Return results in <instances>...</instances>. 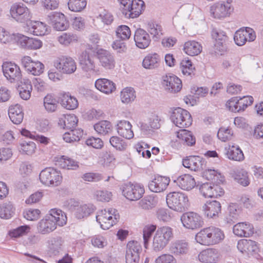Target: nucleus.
Instances as JSON below:
<instances>
[{
  "label": "nucleus",
  "instance_id": "obj_1",
  "mask_svg": "<svg viewBox=\"0 0 263 263\" xmlns=\"http://www.w3.org/2000/svg\"><path fill=\"white\" fill-rule=\"evenodd\" d=\"M67 220L66 214L60 209H51L49 214L37 223V230L40 234H48L57 229V226L63 227Z\"/></svg>",
  "mask_w": 263,
  "mask_h": 263
},
{
  "label": "nucleus",
  "instance_id": "obj_2",
  "mask_svg": "<svg viewBox=\"0 0 263 263\" xmlns=\"http://www.w3.org/2000/svg\"><path fill=\"white\" fill-rule=\"evenodd\" d=\"M224 237V232L221 229L211 226L198 232L195 236V239L202 245L210 246L219 243Z\"/></svg>",
  "mask_w": 263,
  "mask_h": 263
},
{
  "label": "nucleus",
  "instance_id": "obj_3",
  "mask_svg": "<svg viewBox=\"0 0 263 263\" xmlns=\"http://www.w3.org/2000/svg\"><path fill=\"white\" fill-rule=\"evenodd\" d=\"M166 200L169 208L177 212L185 211L187 210L190 205L187 196L180 192L168 193L166 195Z\"/></svg>",
  "mask_w": 263,
  "mask_h": 263
},
{
  "label": "nucleus",
  "instance_id": "obj_4",
  "mask_svg": "<svg viewBox=\"0 0 263 263\" xmlns=\"http://www.w3.org/2000/svg\"><path fill=\"white\" fill-rule=\"evenodd\" d=\"M173 237V229L171 228L163 227L158 228L153 238L154 251L159 252L162 250Z\"/></svg>",
  "mask_w": 263,
  "mask_h": 263
},
{
  "label": "nucleus",
  "instance_id": "obj_5",
  "mask_svg": "<svg viewBox=\"0 0 263 263\" xmlns=\"http://www.w3.org/2000/svg\"><path fill=\"white\" fill-rule=\"evenodd\" d=\"M171 120L173 123L180 128H186L192 125V118L186 110L178 107L175 108L171 114Z\"/></svg>",
  "mask_w": 263,
  "mask_h": 263
},
{
  "label": "nucleus",
  "instance_id": "obj_6",
  "mask_svg": "<svg viewBox=\"0 0 263 263\" xmlns=\"http://www.w3.org/2000/svg\"><path fill=\"white\" fill-rule=\"evenodd\" d=\"M39 178L43 184L55 186L60 184L62 180L60 172L52 167H47L42 170Z\"/></svg>",
  "mask_w": 263,
  "mask_h": 263
},
{
  "label": "nucleus",
  "instance_id": "obj_7",
  "mask_svg": "<svg viewBox=\"0 0 263 263\" xmlns=\"http://www.w3.org/2000/svg\"><path fill=\"white\" fill-rule=\"evenodd\" d=\"M180 220L184 228L192 230L202 227L204 224L202 217L194 212L183 213L181 216Z\"/></svg>",
  "mask_w": 263,
  "mask_h": 263
},
{
  "label": "nucleus",
  "instance_id": "obj_8",
  "mask_svg": "<svg viewBox=\"0 0 263 263\" xmlns=\"http://www.w3.org/2000/svg\"><path fill=\"white\" fill-rule=\"evenodd\" d=\"M122 192L123 195L126 199L131 201H136L142 198L145 190L142 185L129 182L123 185Z\"/></svg>",
  "mask_w": 263,
  "mask_h": 263
},
{
  "label": "nucleus",
  "instance_id": "obj_9",
  "mask_svg": "<svg viewBox=\"0 0 263 263\" xmlns=\"http://www.w3.org/2000/svg\"><path fill=\"white\" fill-rule=\"evenodd\" d=\"M11 16L17 22L25 23L30 20V13L28 8L23 3L13 4L10 10Z\"/></svg>",
  "mask_w": 263,
  "mask_h": 263
},
{
  "label": "nucleus",
  "instance_id": "obj_10",
  "mask_svg": "<svg viewBox=\"0 0 263 263\" xmlns=\"http://www.w3.org/2000/svg\"><path fill=\"white\" fill-rule=\"evenodd\" d=\"M4 75L11 83L18 82L22 79L20 68L14 63L6 62L2 65Z\"/></svg>",
  "mask_w": 263,
  "mask_h": 263
},
{
  "label": "nucleus",
  "instance_id": "obj_11",
  "mask_svg": "<svg viewBox=\"0 0 263 263\" xmlns=\"http://www.w3.org/2000/svg\"><path fill=\"white\" fill-rule=\"evenodd\" d=\"M95 52L90 49L83 51L79 57V63L86 72H96V64L94 61Z\"/></svg>",
  "mask_w": 263,
  "mask_h": 263
},
{
  "label": "nucleus",
  "instance_id": "obj_12",
  "mask_svg": "<svg viewBox=\"0 0 263 263\" xmlns=\"http://www.w3.org/2000/svg\"><path fill=\"white\" fill-rule=\"evenodd\" d=\"M54 66L59 72L70 74L77 69V65L74 60L69 57H62L54 62Z\"/></svg>",
  "mask_w": 263,
  "mask_h": 263
},
{
  "label": "nucleus",
  "instance_id": "obj_13",
  "mask_svg": "<svg viewBox=\"0 0 263 263\" xmlns=\"http://www.w3.org/2000/svg\"><path fill=\"white\" fill-rule=\"evenodd\" d=\"M47 21L54 29L59 31L65 30L69 26V22L64 14L60 12L50 13L47 16Z\"/></svg>",
  "mask_w": 263,
  "mask_h": 263
},
{
  "label": "nucleus",
  "instance_id": "obj_14",
  "mask_svg": "<svg viewBox=\"0 0 263 263\" xmlns=\"http://www.w3.org/2000/svg\"><path fill=\"white\" fill-rule=\"evenodd\" d=\"M142 247L137 241H130L126 246V263H139Z\"/></svg>",
  "mask_w": 263,
  "mask_h": 263
},
{
  "label": "nucleus",
  "instance_id": "obj_15",
  "mask_svg": "<svg viewBox=\"0 0 263 263\" xmlns=\"http://www.w3.org/2000/svg\"><path fill=\"white\" fill-rule=\"evenodd\" d=\"M144 8V3L142 0H132L125 7H122V13L126 17L136 18Z\"/></svg>",
  "mask_w": 263,
  "mask_h": 263
},
{
  "label": "nucleus",
  "instance_id": "obj_16",
  "mask_svg": "<svg viewBox=\"0 0 263 263\" xmlns=\"http://www.w3.org/2000/svg\"><path fill=\"white\" fill-rule=\"evenodd\" d=\"M256 39V34L253 29L246 27L236 31L234 35L235 44L239 46L245 44L247 41L252 42Z\"/></svg>",
  "mask_w": 263,
  "mask_h": 263
},
{
  "label": "nucleus",
  "instance_id": "obj_17",
  "mask_svg": "<svg viewBox=\"0 0 263 263\" xmlns=\"http://www.w3.org/2000/svg\"><path fill=\"white\" fill-rule=\"evenodd\" d=\"M162 84L165 90L174 93L180 91L182 86L181 80L172 73H167L162 77Z\"/></svg>",
  "mask_w": 263,
  "mask_h": 263
},
{
  "label": "nucleus",
  "instance_id": "obj_18",
  "mask_svg": "<svg viewBox=\"0 0 263 263\" xmlns=\"http://www.w3.org/2000/svg\"><path fill=\"white\" fill-rule=\"evenodd\" d=\"M183 165L192 171H198L205 169L206 161L199 156H189L182 159Z\"/></svg>",
  "mask_w": 263,
  "mask_h": 263
},
{
  "label": "nucleus",
  "instance_id": "obj_19",
  "mask_svg": "<svg viewBox=\"0 0 263 263\" xmlns=\"http://www.w3.org/2000/svg\"><path fill=\"white\" fill-rule=\"evenodd\" d=\"M22 64L26 71L34 76H39L44 69V65L40 61H34L29 56L22 59Z\"/></svg>",
  "mask_w": 263,
  "mask_h": 263
},
{
  "label": "nucleus",
  "instance_id": "obj_20",
  "mask_svg": "<svg viewBox=\"0 0 263 263\" xmlns=\"http://www.w3.org/2000/svg\"><path fill=\"white\" fill-rule=\"evenodd\" d=\"M199 190L205 198H217L223 195L224 193L220 185L208 182L202 184Z\"/></svg>",
  "mask_w": 263,
  "mask_h": 263
},
{
  "label": "nucleus",
  "instance_id": "obj_21",
  "mask_svg": "<svg viewBox=\"0 0 263 263\" xmlns=\"http://www.w3.org/2000/svg\"><path fill=\"white\" fill-rule=\"evenodd\" d=\"M202 211L206 218L216 219L221 213V205L217 200H209L202 205Z\"/></svg>",
  "mask_w": 263,
  "mask_h": 263
},
{
  "label": "nucleus",
  "instance_id": "obj_22",
  "mask_svg": "<svg viewBox=\"0 0 263 263\" xmlns=\"http://www.w3.org/2000/svg\"><path fill=\"white\" fill-rule=\"evenodd\" d=\"M212 36L215 40L214 45L216 49L220 52L226 51L229 41L226 33L219 29L214 28L212 31Z\"/></svg>",
  "mask_w": 263,
  "mask_h": 263
},
{
  "label": "nucleus",
  "instance_id": "obj_23",
  "mask_svg": "<svg viewBox=\"0 0 263 263\" xmlns=\"http://www.w3.org/2000/svg\"><path fill=\"white\" fill-rule=\"evenodd\" d=\"M231 11L230 4L228 2H218L210 7L211 15L215 18H221L228 16Z\"/></svg>",
  "mask_w": 263,
  "mask_h": 263
},
{
  "label": "nucleus",
  "instance_id": "obj_24",
  "mask_svg": "<svg viewBox=\"0 0 263 263\" xmlns=\"http://www.w3.org/2000/svg\"><path fill=\"white\" fill-rule=\"evenodd\" d=\"M170 182L168 177L157 176L149 182L148 188L149 190L155 193H160L165 191Z\"/></svg>",
  "mask_w": 263,
  "mask_h": 263
},
{
  "label": "nucleus",
  "instance_id": "obj_25",
  "mask_svg": "<svg viewBox=\"0 0 263 263\" xmlns=\"http://www.w3.org/2000/svg\"><path fill=\"white\" fill-rule=\"evenodd\" d=\"M96 54L101 65L105 69H112L115 67V58L110 52L100 49L97 51Z\"/></svg>",
  "mask_w": 263,
  "mask_h": 263
},
{
  "label": "nucleus",
  "instance_id": "obj_26",
  "mask_svg": "<svg viewBox=\"0 0 263 263\" xmlns=\"http://www.w3.org/2000/svg\"><path fill=\"white\" fill-rule=\"evenodd\" d=\"M240 209L237 203H231L223 216V223L225 225L231 226L235 223L238 218Z\"/></svg>",
  "mask_w": 263,
  "mask_h": 263
},
{
  "label": "nucleus",
  "instance_id": "obj_27",
  "mask_svg": "<svg viewBox=\"0 0 263 263\" xmlns=\"http://www.w3.org/2000/svg\"><path fill=\"white\" fill-rule=\"evenodd\" d=\"M16 40L17 44L26 49H37L42 46V42L41 40L20 34H17Z\"/></svg>",
  "mask_w": 263,
  "mask_h": 263
},
{
  "label": "nucleus",
  "instance_id": "obj_28",
  "mask_svg": "<svg viewBox=\"0 0 263 263\" xmlns=\"http://www.w3.org/2000/svg\"><path fill=\"white\" fill-rule=\"evenodd\" d=\"M134 41L137 47L140 49L146 48L151 42L149 34L142 28H138L136 30Z\"/></svg>",
  "mask_w": 263,
  "mask_h": 263
},
{
  "label": "nucleus",
  "instance_id": "obj_29",
  "mask_svg": "<svg viewBox=\"0 0 263 263\" xmlns=\"http://www.w3.org/2000/svg\"><path fill=\"white\" fill-rule=\"evenodd\" d=\"M174 183L181 189L190 191L196 185L194 177L189 174H183L173 180Z\"/></svg>",
  "mask_w": 263,
  "mask_h": 263
},
{
  "label": "nucleus",
  "instance_id": "obj_30",
  "mask_svg": "<svg viewBox=\"0 0 263 263\" xmlns=\"http://www.w3.org/2000/svg\"><path fill=\"white\" fill-rule=\"evenodd\" d=\"M219 253L214 248H208L202 250L198 255V258L203 263H217L218 261Z\"/></svg>",
  "mask_w": 263,
  "mask_h": 263
},
{
  "label": "nucleus",
  "instance_id": "obj_31",
  "mask_svg": "<svg viewBox=\"0 0 263 263\" xmlns=\"http://www.w3.org/2000/svg\"><path fill=\"white\" fill-rule=\"evenodd\" d=\"M237 247L242 253L253 255L257 252L258 248L256 241L250 239H241L237 242Z\"/></svg>",
  "mask_w": 263,
  "mask_h": 263
},
{
  "label": "nucleus",
  "instance_id": "obj_32",
  "mask_svg": "<svg viewBox=\"0 0 263 263\" xmlns=\"http://www.w3.org/2000/svg\"><path fill=\"white\" fill-rule=\"evenodd\" d=\"M96 88L101 92L109 95L115 91L116 85L112 81L105 79L100 78L95 82Z\"/></svg>",
  "mask_w": 263,
  "mask_h": 263
},
{
  "label": "nucleus",
  "instance_id": "obj_33",
  "mask_svg": "<svg viewBox=\"0 0 263 263\" xmlns=\"http://www.w3.org/2000/svg\"><path fill=\"white\" fill-rule=\"evenodd\" d=\"M254 228L252 224L247 222H239L233 227V233L239 237H248L254 233Z\"/></svg>",
  "mask_w": 263,
  "mask_h": 263
},
{
  "label": "nucleus",
  "instance_id": "obj_34",
  "mask_svg": "<svg viewBox=\"0 0 263 263\" xmlns=\"http://www.w3.org/2000/svg\"><path fill=\"white\" fill-rule=\"evenodd\" d=\"M117 126V132L120 136L126 139H131L134 137L132 125L129 121L121 120L118 123Z\"/></svg>",
  "mask_w": 263,
  "mask_h": 263
},
{
  "label": "nucleus",
  "instance_id": "obj_35",
  "mask_svg": "<svg viewBox=\"0 0 263 263\" xmlns=\"http://www.w3.org/2000/svg\"><path fill=\"white\" fill-rule=\"evenodd\" d=\"M96 220L104 230L109 229L114 226L112 217L110 216V214L107 213L106 209L100 211L99 214L96 216Z\"/></svg>",
  "mask_w": 263,
  "mask_h": 263
},
{
  "label": "nucleus",
  "instance_id": "obj_36",
  "mask_svg": "<svg viewBox=\"0 0 263 263\" xmlns=\"http://www.w3.org/2000/svg\"><path fill=\"white\" fill-rule=\"evenodd\" d=\"M8 115L11 121L15 124L21 123L24 118L22 108L18 104L10 106Z\"/></svg>",
  "mask_w": 263,
  "mask_h": 263
},
{
  "label": "nucleus",
  "instance_id": "obj_37",
  "mask_svg": "<svg viewBox=\"0 0 263 263\" xmlns=\"http://www.w3.org/2000/svg\"><path fill=\"white\" fill-rule=\"evenodd\" d=\"M170 252L175 255L185 254L189 251V243L184 240H178L172 243Z\"/></svg>",
  "mask_w": 263,
  "mask_h": 263
},
{
  "label": "nucleus",
  "instance_id": "obj_38",
  "mask_svg": "<svg viewBox=\"0 0 263 263\" xmlns=\"http://www.w3.org/2000/svg\"><path fill=\"white\" fill-rule=\"evenodd\" d=\"M60 103L63 107L69 110L74 109L79 105L77 99L71 96L69 93H65L61 95Z\"/></svg>",
  "mask_w": 263,
  "mask_h": 263
},
{
  "label": "nucleus",
  "instance_id": "obj_39",
  "mask_svg": "<svg viewBox=\"0 0 263 263\" xmlns=\"http://www.w3.org/2000/svg\"><path fill=\"white\" fill-rule=\"evenodd\" d=\"M96 210V208L91 204H84L81 205L80 207L77 208L74 212V216L78 219H81L86 218L93 213Z\"/></svg>",
  "mask_w": 263,
  "mask_h": 263
},
{
  "label": "nucleus",
  "instance_id": "obj_40",
  "mask_svg": "<svg viewBox=\"0 0 263 263\" xmlns=\"http://www.w3.org/2000/svg\"><path fill=\"white\" fill-rule=\"evenodd\" d=\"M160 60V57L157 53L148 54L143 59L142 65L146 69H155L158 67Z\"/></svg>",
  "mask_w": 263,
  "mask_h": 263
},
{
  "label": "nucleus",
  "instance_id": "obj_41",
  "mask_svg": "<svg viewBox=\"0 0 263 263\" xmlns=\"http://www.w3.org/2000/svg\"><path fill=\"white\" fill-rule=\"evenodd\" d=\"M21 82V84L18 87L20 97L23 100H27L30 98L32 90L31 82L28 79H24L23 82Z\"/></svg>",
  "mask_w": 263,
  "mask_h": 263
},
{
  "label": "nucleus",
  "instance_id": "obj_42",
  "mask_svg": "<svg viewBox=\"0 0 263 263\" xmlns=\"http://www.w3.org/2000/svg\"><path fill=\"white\" fill-rule=\"evenodd\" d=\"M202 50L200 44L195 41H188L184 44L183 50L188 55L191 56L197 55Z\"/></svg>",
  "mask_w": 263,
  "mask_h": 263
},
{
  "label": "nucleus",
  "instance_id": "obj_43",
  "mask_svg": "<svg viewBox=\"0 0 263 263\" xmlns=\"http://www.w3.org/2000/svg\"><path fill=\"white\" fill-rule=\"evenodd\" d=\"M29 31L31 33L37 36L44 35L48 31L46 25L39 21L31 22Z\"/></svg>",
  "mask_w": 263,
  "mask_h": 263
},
{
  "label": "nucleus",
  "instance_id": "obj_44",
  "mask_svg": "<svg viewBox=\"0 0 263 263\" xmlns=\"http://www.w3.org/2000/svg\"><path fill=\"white\" fill-rule=\"evenodd\" d=\"M232 174L234 179L242 186H246L249 184L248 173L245 170H234Z\"/></svg>",
  "mask_w": 263,
  "mask_h": 263
},
{
  "label": "nucleus",
  "instance_id": "obj_45",
  "mask_svg": "<svg viewBox=\"0 0 263 263\" xmlns=\"http://www.w3.org/2000/svg\"><path fill=\"white\" fill-rule=\"evenodd\" d=\"M83 135V130L80 128H73L63 135L64 140L68 143L79 141Z\"/></svg>",
  "mask_w": 263,
  "mask_h": 263
},
{
  "label": "nucleus",
  "instance_id": "obj_46",
  "mask_svg": "<svg viewBox=\"0 0 263 263\" xmlns=\"http://www.w3.org/2000/svg\"><path fill=\"white\" fill-rule=\"evenodd\" d=\"M21 135L27 138L34 140L41 144L47 145L49 143L50 139L43 135L37 134L35 132L31 133L29 130L22 128L20 130Z\"/></svg>",
  "mask_w": 263,
  "mask_h": 263
},
{
  "label": "nucleus",
  "instance_id": "obj_47",
  "mask_svg": "<svg viewBox=\"0 0 263 263\" xmlns=\"http://www.w3.org/2000/svg\"><path fill=\"white\" fill-rule=\"evenodd\" d=\"M59 124L63 125V127L67 129H72L77 126L78 119L73 114L67 115L59 120Z\"/></svg>",
  "mask_w": 263,
  "mask_h": 263
},
{
  "label": "nucleus",
  "instance_id": "obj_48",
  "mask_svg": "<svg viewBox=\"0 0 263 263\" xmlns=\"http://www.w3.org/2000/svg\"><path fill=\"white\" fill-rule=\"evenodd\" d=\"M227 155L229 159L234 161H241L245 158L243 153L238 146L233 145L230 147Z\"/></svg>",
  "mask_w": 263,
  "mask_h": 263
},
{
  "label": "nucleus",
  "instance_id": "obj_49",
  "mask_svg": "<svg viewBox=\"0 0 263 263\" xmlns=\"http://www.w3.org/2000/svg\"><path fill=\"white\" fill-rule=\"evenodd\" d=\"M177 137L187 146H193L196 143V139L193 133L186 129H182L178 133Z\"/></svg>",
  "mask_w": 263,
  "mask_h": 263
},
{
  "label": "nucleus",
  "instance_id": "obj_50",
  "mask_svg": "<svg viewBox=\"0 0 263 263\" xmlns=\"http://www.w3.org/2000/svg\"><path fill=\"white\" fill-rule=\"evenodd\" d=\"M63 242L64 241L61 237L52 238L49 241L50 252L54 255H57L61 250Z\"/></svg>",
  "mask_w": 263,
  "mask_h": 263
},
{
  "label": "nucleus",
  "instance_id": "obj_51",
  "mask_svg": "<svg viewBox=\"0 0 263 263\" xmlns=\"http://www.w3.org/2000/svg\"><path fill=\"white\" fill-rule=\"evenodd\" d=\"M147 30L152 35L154 41H158L163 35L162 28L160 25L155 22H149L148 23Z\"/></svg>",
  "mask_w": 263,
  "mask_h": 263
},
{
  "label": "nucleus",
  "instance_id": "obj_52",
  "mask_svg": "<svg viewBox=\"0 0 263 263\" xmlns=\"http://www.w3.org/2000/svg\"><path fill=\"white\" fill-rule=\"evenodd\" d=\"M111 124L109 121L103 120L93 125L95 130L100 135H105L111 131Z\"/></svg>",
  "mask_w": 263,
  "mask_h": 263
},
{
  "label": "nucleus",
  "instance_id": "obj_53",
  "mask_svg": "<svg viewBox=\"0 0 263 263\" xmlns=\"http://www.w3.org/2000/svg\"><path fill=\"white\" fill-rule=\"evenodd\" d=\"M60 99L58 100L51 95L48 94L44 99V105L47 111L53 112L57 109Z\"/></svg>",
  "mask_w": 263,
  "mask_h": 263
},
{
  "label": "nucleus",
  "instance_id": "obj_54",
  "mask_svg": "<svg viewBox=\"0 0 263 263\" xmlns=\"http://www.w3.org/2000/svg\"><path fill=\"white\" fill-rule=\"evenodd\" d=\"M58 163L61 168L65 169L76 170L79 167L78 162L65 156L61 157Z\"/></svg>",
  "mask_w": 263,
  "mask_h": 263
},
{
  "label": "nucleus",
  "instance_id": "obj_55",
  "mask_svg": "<svg viewBox=\"0 0 263 263\" xmlns=\"http://www.w3.org/2000/svg\"><path fill=\"white\" fill-rule=\"evenodd\" d=\"M15 208L10 203H4L0 205V217L2 218L9 219L14 214Z\"/></svg>",
  "mask_w": 263,
  "mask_h": 263
},
{
  "label": "nucleus",
  "instance_id": "obj_56",
  "mask_svg": "<svg viewBox=\"0 0 263 263\" xmlns=\"http://www.w3.org/2000/svg\"><path fill=\"white\" fill-rule=\"evenodd\" d=\"M180 68L182 73L185 76L192 77L195 75V68L191 60H182L180 63Z\"/></svg>",
  "mask_w": 263,
  "mask_h": 263
},
{
  "label": "nucleus",
  "instance_id": "obj_57",
  "mask_svg": "<svg viewBox=\"0 0 263 263\" xmlns=\"http://www.w3.org/2000/svg\"><path fill=\"white\" fill-rule=\"evenodd\" d=\"M240 100L237 97H232L226 103V106L229 110L234 112H240L244 111L241 105H240Z\"/></svg>",
  "mask_w": 263,
  "mask_h": 263
},
{
  "label": "nucleus",
  "instance_id": "obj_58",
  "mask_svg": "<svg viewBox=\"0 0 263 263\" xmlns=\"http://www.w3.org/2000/svg\"><path fill=\"white\" fill-rule=\"evenodd\" d=\"M136 97L135 91L132 87H126L121 92V99L122 102L124 103H128L133 101Z\"/></svg>",
  "mask_w": 263,
  "mask_h": 263
},
{
  "label": "nucleus",
  "instance_id": "obj_59",
  "mask_svg": "<svg viewBox=\"0 0 263 263\" xmlns=\"http://www.w3.org/2000/svg\"><path fill=\"white\" fill-rule=\"evenodd\" d=\"M157 204V200L153 195L145 196L139 202L141 207L145 210H149L154 208Z\"/></svg>",
  "mask_w": 263,
  "mask_h": 263
},
{
  "label": "nucleus",
  "instance_id": "obj_60",
  "mask_svg": "<svg viewBox=\"0 0 263 263\" xmlns=\"http://www.w3.org/2000/svg\"><path fill=\"white\" fill-rule=\"evenodd\" d=\"M103 166L104 167L112 170L115 167L116 158L114 155L110 151L103 153Z\"/></svg>",
  "mask_w": 263,
  "mask_h": 263
},
{
  "label": "nucleus",
  "instance_id": "obj_61",
  "mask_svg": "<svg viewBox=\"0 0 263 263\" xmlns=\"http://www.w3.org/2000/svg\"><path fill=\"white\" fill-rule=\"evenodd\" d=\"M86 0H69L68 6L69 10L73 12H81L86 6Z\"/></svg>",
  "mask_w": 263,
  "mask_h": 263
},
{
  "label": "nucleus",
  "instance_id": "obj_62",
  "mask_svg": "<svg viewBox=\"0 0 263 263\" xmlns=\"http://www.w3.org/2000/svg\"><path fill=\"white\" fill-rule=\"evenodd\" d=\"M110 144L119 151H124L127 147V144L125 140L118 136H112L109 139Z\"/></svg>",
  "mask_w": 263,
  "mask_h": 263
},
{
  "label": "nucleus",
  "instance_id": "obj_63",
  "mask_svg": "<svg viewBox=\"0 0 263 263\" xmlns=\"http://www.w3.org/2000/svg\"><path fill=\"white\" fill-rule=\"evenodd\" d=\"M116 34L117 37L121 40H126L130 37L131 31L130 28L127 26L121 25L117 28Z\"/></svg>",
  "mask_w": 263,
  "mask_h": 263
},
{
  "label": "nucleus",
  "instance_id": "obj_64",
  "mask_svg": "<svg viewBox=\"0 0 263 263\" xmlns=\"http://www.w3.org/2000/svg\"><path fill=\"white\" fill-rule=\"evenodd\" d=\"M30 228L28 225L21 226L9 231V235L11 237L17 238L25 235L29 231Z\"/></svg>",
  "mask_w": 263,
  "mask_h": 263
}]
</instances>
